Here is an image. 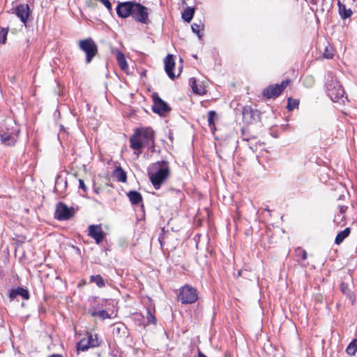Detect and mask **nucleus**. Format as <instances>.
I'll list each match as a JSON object with an SVG mask.
<instances>
[{"mask_svg":"<svg viewBox=\"0 0 357 357\" xmlns=\"http://www.w3.org/2000/svg\"><path fill=\"white\" fill-rule=\"evenodd\" d=\"M155 131L150 127L137 128L130 137V146L135 151H139L153 143Z\"/></svg>","mask_w":357,"mask_h":357,"instance_id":"nucleus-1","label":"nucleus"},{"mask_svg":"<svg viewBox=\"0 0 357 357\" xmlns=\"http://www.w3.org/2000/svg\"><path fill=\"white\" fill-rule=\"evenodd\" d=\"M169 163L166 160L153 163L148 172L149 179L155 190L160 189L162 184L169 177Z\"/></svg>","mask_w":357,"mask_h":357,"instance_id":"nucleus-2","label":"nucleus"},{"mask_svg":"<svg viewBox=\"0 0 357 357\" xmlns=\"http://www.w3.org/2000/svg\"><path fill=\"white\" fill-rule=\"evenodd\" d=\"M326 87L328 96L332 101L338 102L340 98L344 97V91L342 86L331 72L327 73Z\"/></svg>","mask_w":357,"mask_h":357,"instance_id":"nucleus-3","label":"nucleus"},{"mask_svg":"<svg viewBox=\"0 0 357 357\" xmlns=\"http://www.w3.org/2000/svg\"><path fill=\"white\" fill-rule=\"evenodd\" d=\"M79 48L86 54V63H90L98 54V45L91 38L80 40Z\"/></svg>","mask_w":357,"mask_h":357,"instance_id":"nucleus-4","label":"nucleus"},{"mask_svg":"<svg viewBox=\"0 0 357 357\" xmlns=\"http://www.w3.org/2000/svg\"><path fill=\"white\" fill-rule=\"evenodd\" d=\"M198 300V294L195 288L185 284L180 289L178 301L183 304H192Z\"/></svg>","mask_w":357,"mask_h":357,"instance_id":"nucleus-5","label":"nucleus"},{"mask_svg":"<svg viewBox=\"0 0 357 357\" xmlns=\"http://www.w3.org/2000/svg\"><path fill=\"white\" fill-rule=\"evenodd\" d=\"M149 16V9L142 3L135 1L132 15L133 20L138 23L148 25L151 23Z\"/></svg>","mask_w":357,"mask_h":357,"instance_id":"nucleus-6","label":"nucleus"},{"mask_svg":"<svg viewBox=\"0 0 357 357\" xmlns=\"http://www.w3.org/2000/svg\"><path fill=\"white\" fill-rule=\"evenodd\" d=\"M20 130L17 128H8L1 126L0 128V139L1 143L6 146L15 145Z\"/></svg>","mask_w":357,"mask_h":357,"instance_id":"nucleus-7","label":"nucleus"},{"mask_svg":"<svg viewBox=\"0 0 357 357\" xmlns=\"http://www.w3.org/2000/svg\"><path fill=\"white\" fill-rule=\"evenodd\" d=\"M290 82L289 79L283 80L280 84L269 85L263 90V96L268 99L278 98L287 88Z\"/></svg>","mask_w":357,"mask_h":357,"instance_id":"nucleus-8","label":"nucleus"},{"mask_svg":"<svg viewBox=\"0 0 357 357\" xmlns=\"http://www.w3.org/2000/svg\"><path fill=\"white\" fill-rule=\"evenodd\" d=\"M74 207H68L66 204L60 202L56 206L54 218L60 221L70 220L75 215Z\"/></svg>","mask_w":357,"mask_h":357,"instance_id":"nucleus-9","label":"nucleus"},{"mask_svg":"<svg viewBox=\"0 0 357 357\" xmlns=\"http://www.w3.org/2000/svg\"><path fill=\"white\" fill-rule=\"evenodd\" d=\"M152 98L153 102L152 110L154 113L158 114L160 116H164L171 111V107L158 96L157 93H153Z\"/></svg>","mask_w":357,"mask_h":357,"instance_id":"nucleus-10","label":"nucleus"},{"mask_svg":"<svg viewBox=\"0 0 357 357\" xmlns=\"http://www.w3.org/2000/svg\"><path fill=\"white\" fill-rule=\"evenodd\" d=\"M135 1L119 2L116 7L117 15L122 19L132 17Z\"/></svg>","mask_w":357,"mask_h":357,"instance_id":"nucleus-11","label":"nucleus"},{"mask_svg":"<svg viewBox=\"0 0 357 357\" xmlns=\"http://www.w3.org/2000/svg\"><path fill=\"white\" fill-rule=\"evenodd\" d=\"M89 236L93 238L97 244H100L105 237L101 225H91L89 227Z\"/></svg>","mask_w":357,"mask_h":357,"instance_id":"nucleus-12","label":"nucleus"},{"mask_svg":"<svg viewBox=\"0 0 357 357\" xmlns=\"http://www.w3.org/2000/svg\"><path fill=\"white\" fill-rule=\"evenodd\" d=\"M14 13L20 19L22 22L26 24L31 10L28 4H20L15 8Z\"/></svg>","mask_w":357,"mask_h":357,"instance_id":"nucleus-13","label":"nucleus"},{"mask_svg":"<svg viewBox=\"0 0 357 357\" xmlns=\"http://www.w3.org/2000/svg\"><path fill=\"white\" fill-rule=\"evenodd\" d=\"M164 63H165V70L166 73L167 74L168 77L171 79H174L176 77V76L173 71V70L175 67V61H174V56L172 54H168L165 57V59L164 60Z\"/></svg>","mask_w":357,"mask_h":357,"instance_id":"nucleus-14","label":"nucleus"},{"mask_svg":"<svg viewBox=\"0 0 357 357\" xmlns=\"http://www.w3.org/2000/svg\"><path fill=\"white\" fill-rule=\"evenodd\" d=\"M90 303V308L89 310V313L91 314V312L93 311H98L102 310L105 306L106 300L100 299L98 296H91L88 299Z\"/></svg>","mask_w":357,"mask_h":357,"instance_id":"nucleus-15","label":"nucleus"},{"mask_svg":"<svg viewBox=\"0 0 357 357\" xmlns=\"http://www.w3.org/2000/svg\"><path fill=\"white\" fill-rule=\"evenodd\" d=\"M243 118L248 123H251L259 117V113L257 109H253L250 107H245L242 111Z\"/></svg>","mask_w":357,"mask_h":357,"instance_id":"nucleus-16","label":"nucleus"},{"mask_svg":"<svg viewBox=\"0 0 357 357\" xmlns=\"http://www.w3.org/2000/svg\"><path fill=\"white\" fill-rule=\"evenodd\" d=\"M17 296H21L23 299L28 300L29 298V291L22 287H17L16 289L10 290L9 293L10 298L13 299Z\"/></svg>","mask_w":357,"mask_h":357,"instance_id":"nucleus-17","label":"nucleus"},{"mask_svg":"<svg viewBox=\"0 0 357 357\" xmlns=\"http://www.w3.org/2000/svg\"><path fill=\"white\" fill-rule=\"evenodd\" d=\"M127 196L132 205H137L142 202V195L136 190L129 191Z\"/></svg>","mask_w":357,"mask_h":357,"instance_id":"nucleus-18","label":"nucleus"},{"mask_svg":"<svg viewBox=\"0 0 357 357\" xmlns=\"http://www.w3.org/2000/svg\"><path fill=\"white\" fill-rule=\"evenodd\" d=\"M339 14L343 20L350 17L353 13L351 9L347 8L345 5L342 3L340 1L337 2Z\"/></svg>","mask_w":357,"mask_h":357,"instance_id":"nucleus-19","label":"nucleus"},{"mask_svg":"<svg viewBox=\"0 0 357 357\" xmlns=\"http://www.w3.org/2000/svg\"><path fill=\"white\" fill-rule=\"evenodd\" d=\"M340 290L349 300L351 301V303L353 305L355 301V296L353 291L349 287V285L347 283L342 282L340 284Z\"/></svg>","mask_w":357,"mask_h":357,"instance_id":"nucleus-20","label":"nucleus"},{"mask_svg":"<svg viewBox=\"0 0 357 357\" xmlns=\"http://www.w3.org/2000/svg\"><path fill=\"white\" fill-rule=\"evenodd\" d=\"M114 177L116 178L118 181L125 183L127 181V175L126 172L121 167H117L113 173Z\"/></svg>","mask_w":357,"mask_h":357,"instance_id":"nucleus-21","label":"nucleus"},{"mask_svg":"<svg viewBox=\"0 0 357 357\" xmlns=\"http://www.w3.org/2000/svg\"><path fill=\"white\" fill-rule=\"evenodd\" d=\"M116 60L121 69L126 72L128 68V66L126 60L125 55L122 52H117Z\"/></svg>","mask_w":357,"mask_h":357,"instance_id":"nucleus-22","label":"nucleus"},{"mask_svg":"<svg viewBox=\"0 0 357 357\" xmlns=\"http://www.w3.org/2000/svg\"><path fill=\"white\" fill-rule=\"evenodd\" d=\"M89 281L90 282L95 283L99 288H102L105 287V281L103 279V278L99 274L91 275L90 277Z\"/></svg>","mask_w":357,"mask_h":357,"instance_id":"nucleus-23","label":"nucleus"},{"mask_svg":"<svg viewBox=\"0 0 357 357\" xmlns=\"http://www.w3.org/2000/svg\"><path fill=\"white\" fill-rule=\"evenodd\" d=\"M86 339L87 341V344H89L90 346V348L98 347L100 345V342L99 341L98 335L97 334H90Z\"/></svg>","mask_w":357,"mask_h":357,"instance_id":"nucleus-24","label":"nucleus"},{"mask_svg":"<svg viewBox=\"0 0 357 357\" xmlns=\"http://www.w3.org/2000/svg\"><path fill=\"white\" fill-rule=\"evenodd\" d=\"M350 232L349 227H347L343 231L339 232L335 237V243L337 245L340 244L349 235Z\"/></svg>","mask_w":357,"mask_h":357,"instance_id":"nucleus-25","label":"nucleus"},{"mask_svg":"<svg viewBox=\"0 0 357 357\" xmlns=\"http://www.w3.org/2000/svg\"><path fill=\"white\" fill-rule=\"evenodd\" d=\"M195 14V8L188 7L182 13V18L187 22H190Z\"/></svg>","mask_w":357,"mask_h":357,"instance_id":"nucleus-26","label":"nucleus"},{"mask_svg":"<svg viewBox=\"0 0 357 357\" xmlns=\"http://www.w3.org/2000/svg\"><path fill=\"white\" fill-rule=\"evenodd\" d=\"M191 28L192 32L196 33L198 38L201 40L203 37V33L202 31L204 30V25L202 24L193 23Z\"/></svg>","mask_w":357,"mask_h":357,"instance_id":"nucleus-27","label":"nucleus"},{"mask_svg":"<svg viewBox=\"0 0 357 357\" xmlns=\"http://www.w3.org/2000/svg\"><path fill=\"white\" fill-rule=\"evenodd\" d=\"M91 316L95 317H99L102 319H110L111 316L110 314L105 310H100L98 311H93L91 312Z\"/></svg>","mask_w":357,"mask_h":357,"instance_id":"nucleus-28","label":"nucleus"},{"mask_svg":"<svg viewBox=\"0 0 357 357\" xmlns=\"http://www.w3.org/2000/svg\"><path fill=\"white\" fill-rule=\"evenodd\" d=\"M346 351L349 355L351 356L356 354L357 351V339H354L349 343L346 349Z\"/></svg>","mask_w":357,"mask_h":357,"instance_id":"nucleus-29","label":"nucleus"},{"mask_svg":"<svg viewBox=\"0 0 357 357\" xmlns=\"http://www.w3.org/2000/svg\"><path fill=\"white\" fill-rule=\"evenodd\" d=\"M295 255L296 257L300 258L298 259V262H300V260L305 261L307 257V252L300 247H298L295 249Z\"/></svg>","mask_w":357,"mask_h":357,"instance_id":"nucleus-30","label":"nucleus"},{"mask_svg":"<svg viewBox=\"0 0 357 357\" xmlns=\"http://www.w3.org/2000/svg\"><path fill=\"white\" fill-rule=\"evenodd\" d=\"M146 318L147 319V322L144 325V326L151 324H155L156 323V318L152 313L151 309L150 307L146 308Z\"/></svg>","mask_w":357,"mask_h":357,"instance_id":"nucleus-31","label":"nucleus"},{"mask_svg":"<svg viewBox=\"0 0 357 357\" xmlns=\"http://www.w3.org/2000/svg\"><path fill=\"white\" fill-rule=\"evenodd\" d=\"M90 348L89 344H87L86 338H82L77 344V349L78 351H86Z\"/></svg>","mask_w":357,"mask_h":357,"instance_id":"nucleus-32","label":"nucleus"},{"mask_svg":"<svg viewBox=\"0 0 357 357\" xmlns=\"http://www.w3.org/2000/svg\"><path fill=\"white\" fill-rule=\"evenodd\" d=\"M299 105V100L297 99H293L291 98H288V102L287 105V109L289 111H292L293 109L298 108Z\"/></svg>","mask_w":357,"mask_h":357,"instance_id":"nucleus-33","label":"nucleus"},{"mask_svg":"<svg viewBox=\"0 0 357 357\" xmlns=\"http://www.w3.org/2000/svg\"><path fill=\"white\" fill-rule=\"evenodd\" d=\"M63 184L64 188L67 187V181L63 180L61 176H57L55 181V186H54V192L58 193H61L62 192L59 191V185Z\"/></svg>","mask_w":357,"mask_h":357,"instance_id":"nucleus-34","label":"nucleus"},{"mask_svg":"<svg viewBox=\"0 0 357 357\" xmlns=\"http://www.w3.org/2000/svg\"><path fill=\"white\" fill-rule=\"evenodd\" d=\"M8 29H1L0 30V43L5 44L7 39Z\"/></svg>","mask_w":357,"mask_h":357,"instance_id":"nucleus-35","label":"nucleus"},{"mask_svg":"<svg viewBox=\"0 0 357 357\" xmlns=\"http://www.w3.org/2000/svg\"><path fill=\"white\" fill-rule=\"evenodd\" d=\"M217 116V114L215 111H209L208 114V123L209 126H214V119Z\"/></svg>","mask_w":357,"mask_h":357,"instance_id":"nucleus-36","label":"nucleus"},{"mask_svg":"<svg viewBox=\"0 0 357 357\" xmlns=\"http://www.w3.org/2000/svg\"><path fill=\"white\" fill-rule=\"evenodd\" d=\"M190 82L192 83V89L194 93L197 94H202L203 93L199 90L196 84V79L195 78H190Z\"/></svg>","mask_w":357,"mask_h":357,"instance_id":"nucleus-37","label":"nucleus"},{"mask_svg":"<svg viewBox=\"0 0 357 357\" xmlns=\"http://www.w3.org/2000/svg\"><path fill=\"white\" fill-rule=\"evenodd\" d=\"M324 57L326 59H331L333 56V49L330 47H326L324 52Z\"/></svg>","mask_w":357,"mask_h":357,"instance_id":"nucleus-38","label":"nucleus"},{"mask_svg":"<svg viewBox=\"0 0 357 357\" xmlns=\"http://www.w3.org/2000/svg\"><path fill=\"white\" fill-rule=\"evenodd\" d=\"M165 233V228H162L161 230V233L160 234L159 237H158V241L160 243L161 248H163L164 244H165V243H164Z\"/></svg>","mask_w":357,"mask_h":357,"instance_id":"nucleus-39","label":"nucleus"},{"mask_svg":"<svg viewBox=\"0 0 357 357\" xmlns=\"http://www.w3.org/2000/svg\"><path fill=\"white\" fill-rule=\"evenodd\" d=\"M304 84L307 86H311L314 84V79L312 76H307L304 79Z\"/></svg>","mask_w":357,"mask_h":357,"instance_id":"nucleus-40","label":"nucleus"},{"mask_svg":"<svg viewBox=\"0 0 357 357\" xmlns=\"http://www.w3.org/2000/svg\"><path fill=\"white\" fill-rule=\"evenodd\" d=\"M109 10L112 9V3L109 0H99Z\"/></svg>","mask_w":357,"mask_h":357,"instance_id":"nucleus-41","label":"nucleus"},{"mask_svg":"<svg viewBox=\"0 0 357 357\" xmlns=\"http://www.w3.org/2000/svg\"><path fill=\"white\" fill-rule=\"evenodd\" d=\"M79 188L82 189L84 192L87 191V188L82 179H79Z\"/></svg>","mask_w":357,"mask_h":357,"instance_id":"nucleus-42","label":"nucleus"},{"mask_svg":"<svg viewBox=\"0 0 357 357\" xmlns=\"http://www.w3.org/2000/svg\"><path fill=\"white\" fill-rule=\"evenodd\" d=\"M150 146V150L152 153L155 152V139L153 140V144H150V145L149 146Z\"/></svg>","mask_w":357,"mask_h":357,"instance_id":"nucleus-43","label":"nucleus"},{"mask_svg":"<svg viewBox=\"0 0 357 357\" xmlns=\"http://www.w3.org/2000/svg\"><path fill=\"white\" fill-rule=\"evenodd\" d=\"M93 192L96 193V194H99L100 193V188L99 187H96V186H93Z\"/></svg>","mask_w":357,"mask_h":357,"instance_id":"nucleus-44","label":"nucleus"},{"mask_svg":"<svg viewBox=\"0 0 357 357\" xmlns=\"http://www.w3.org/2000/svg\"><path fill=\"white\" fill-rule=\"evenodd\" d=\"M48 357H63V356L61 354H54L48 356Z\"/></svg>","mask_w":357,"mask_h":357,"instance_id":"nucleus-45","label":"nucleus"},{"mask_svg":"<svg viewBox=\"0 0 357 357\" xmlns=\"http://www.w3.org/2000/svg\"><path fill=\"white\" fill-rule=\"evenodd\" d=\"M197 357H207L206 355H204L202 351H198V356Z\"/></svg>","mask_w":357,"mask_h":357,"instance_id":"nucleus-46","label":"nucleus"},{"mask_svg":"<svg viewBox=\"0 0 357 357\" xmlns=\"http://www.w3.org/2000/svg\"><path fill=\"white\" fill-rule=\"evenodd\" d=\"M340 213H344V207H343V206H341V207H340Z\"/></svg>","mask_w":357,"mask_h":357,"instance_id":"nucleus-47","label":"nucleus"},{"mask_svg":"<svg viewBox=\"0 0 357 357\" xmlns=\"http://www.w3.org/2000/svg\"><path fill=\"white\" fill-rule=\"evenodd\" d=\"M169 139H170V140H172V139H173V136H172V133H170V134H169Z\"/></svg>","mask_w":357,"mask_h":357,"instance_id":"nucleus-48","label":"nucleus"},{"mask_svg":"<svg viewBox=\"0 0 357 357\" xmlns=\"http://www.w3.org/2000/svg\"><path fill=\"white\" fill-rule=\"evenodd\" d=\"M241 273H242V271L241 270L238 271V276H241Z\"/></svg>","mask_w":357,"mask_h":357,"instance_id":"nucleus-49","label":"nucleus"},{"mask_svg":"<svg viewBox=\"0 0 357 357\" xmlns=\"http://www.w3.org/2000/svg\"><path fill=\"white\" fill-rule=\"evenodd\" d=\"M121 329V328H119V327H117V328H116V331H117L119 333L120 332Z\"/></svg>","mask_w":357,"mask_h":357,"instance_id":"nucleus-50","label":"nucleus"},{"mask_svg":"<svg viewBox=\"0 0 357 357\" xmlns=\"http://www.w3.org/2000/svg\"><path fill=\"white\" fill-rule=\"evenodd\" d=\"M176 193H178V194H181V191H180L179 190H176Z\"/></svg>","mask_w":357,"mask_h":357,"instance_id":"nucleus-51","label":"nucleus"},{"mask_svg":"<svg viewBox=\"0 0 357 357\" xmlns=\"http://www.w3.org/2000/svg\"><path fill=\"white\" fill-rule=\"evenodd\" d=\"M194 58H197V55H193Z\"/></svg>","mask_w":357,"mask_h":357,"instance_id":"nucleus-52","label":"nucleus"},{"mask_svg":"<svg viewBox=\"0 0 357 357\" xmlns=\"http://www.w3.org/2000/svg\"><path fill=\"white\" fill-rule=\"evenodd\" d=\"M86 284V282H85V281H84V282H82V284Z\"/></svg>","mask_w":357,"mask_h":357,"instance_id":"nucleus-53","label":"nucleus"}]
</instances>
